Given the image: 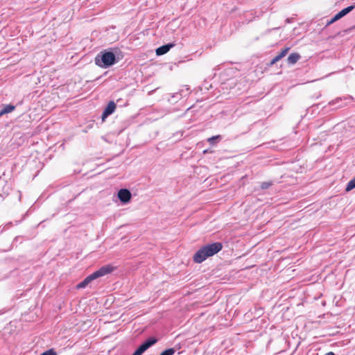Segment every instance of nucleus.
Masks as SVG:
<instances>
[{
    "label": "nucleus",
    "mask_w": 355,
    "mask_h": 355,
    "mask_svg": "<svg viewBox=\"0 0 355 355\" xmlns=\"http://www.w3.org/2000/svg\"><path fill=\"white\" fill-rule=\"evenodd\" d=\"M301 56L297 53H291L288 58H287V62L288 64H295L300 59Z\"/></svg>",
    "instance_id": "nucleus-10"
},
{
    "label": "nucleus",
    "mask_w": 355,
    "mask_h": 355,
    "mask_svg": "<svg viewBox=\"0 0 355 355\" xmlns=\"http://www.w3.org/2000/svg\"><path fill=\"white\" fill-rule=\"evenodd\" d=\"M186 90H187V92H189V88H187Z\"/></svg>",
    "instance_id": "nucleus-26"
},
{
    "label": "nucleus",
    "mask_w": 355,
    "mask_h": 355,
    "mask_svg": "<svg viewBox=\"0 0 355 355\" xmlns=\"http://www.w3.org/2000/svg\"><path fill=\"white\" fill-rule=\"evenodd\" d=\"M3 114H5L4 110H3V108H1V109H0V117H1V116H3Z\"/></svg>",
    "instance_id": "nucleus-22"
},
{
    "label": "nucleus",
    "mask_w": 355,
    "mask_h": 355,
    "mask_svg": "<svg viewBox=\"0 0 355 355\" xmlns=\"http://www.w3.org/2000/svg\"><path fill=\"white\" fill-rule=\"evenodd\" d=\"M114 269V267H113L111 265H105L102 267H101L98 270H96L93 273L90 274L87 277H86L84 280L80 282L79 284H77L76 288L78 289L84 288L87 286V285L90 283L92 281L103 277L104 275H106L107 274L111 273L113 272Z\"/></svg>",
    "instance_id": "nucleus-3"
},
{
    "label": "nucleus",
    "mask_w": 355,
    "mask_h": 355,
    "mask_svg": "<svg viewBox=\"0 0 355 355\" xmlns=\"http://www.w3.org/2000/svg\"><path fill=\"white\" fill-rule=\"evenodd\" d=\"M355 188V177L353 178L347 184L345 191H349Z\"/></svg>",
    "instance_id": "nucleus-14"
},
{
    "label": "nucleus",
    "mask_w": 355,
    "mask_h": 355,
    "mask_svg": "<svg viewBox=\"0 0 355 355\" xmlns=\"http://www.w3.org/2000/svg\"><path fill=\"white\" fill-rule=\"evenodd\" d=\"M291 19H288H288H286V22H287V23H290V22H291Z\"/></svg>",
    "instance_id": "nucleus-24"
},
{
    "label": "nucleus",
    "mask_w": 355,
    "mask_h": 355,
    "mask_svg": "<svg viewBox=\"0 0 355 355\" xmlns=\"http://www.w3.org/2000/svg\"><path fill=\"white\" fill-rule=\"evenodd\" d=\"M355 8V3L353 5H351L347 8H345L344 9L341 10L339 12L341 17H345L348 13H349L351 11H352Z\"/></svg>",
    "instance_id": "nucleus-12"
},
{
    "label": "nucleus",
    "mask_w": 355,
    "mask_h": 355,
    "mask_svg": "<svg viewBox=\"0 0 355 355\" xmlns=\"http://www.w3.org/2000/svg\"><path fill=\"white\" fill-rule=\"evenodd\" d=\"M158 340L155 337H149L143 342L132 355H142L148 349L157 343Z\"/></svg>",
    "instance_id": "nucleus-4"
},
{
    "label": "nucleus",
    "mask_w": 355,
    "mask_h": 355,
    "mask_svg": "<svg viewBox=\"0 0 355 355\" xmlns=\"http://www.w3.org/2000/svg\"><path fill=\"white\" fill-rule=\"evenodd\" d=\"M184 92V91L183 89L180 90V92H177V93H175L172 95V98H175L176 99H180L183 96V93ZM184 96H186V94H184Z\"/></svg>",
    "instance_id": "nucleus-19"
},
{
    "label": "nucleus",
    "mask_w": 355,
    "mask_h": 355,
    "mask_svg": "<svg viewBox=\"0 0 355 355\" xmlns=\"http://www.w3.org/2000/svg\"><path fill=\"white\" fill-rule=\"evenodd\" d=\"M21 200V193H20V192L19 191V200Z\"/></svg>",
    "instance_id": "nucleus-25"
},
{
    "label": "nucleus",
    "mask_w": 355,
    "mask_h": 355,
    "mask_svg": "<svg viewBox=\"0 0 355 355\" xmlns=\"http://www.w3.org/2000/svg\"><path fill=\"white\" fill-rule=\"evenodd\" d=\"M2 108L3 109L5 114H8L12 112L15 109V106L11 104H8L3 105Z\"/></svg>",
    "instance_id": "nucleus-15"
},
{
    "label": "nucleus",
    "mask_w": 355,
    "mask_h": 355,
    "mask_svg": "<svg viewBox=\"0 0 355 355\" xmlns=\"http://www.w3.org/2000/svg\"><path fill=\"white\" fill-rule=\"evenodd\" d=\"M175 353L174 348H168L164 350L159 355H173Z\"/></svg>",
    "instance_id": "nucleus-17"
},
{
    "label": "nucleus",
    "mask_w": 355,
    "mask_h": 355,
    "mask_svg": "<svg viewBox=\"0 0 355 355\" xmlns=\"http://www.w3.org/2000/svg\"><path fill=\"white\" fill-rule=\"evenodd\" d=\"M175 46L173 43H168L158 47L156 50V54L157 55H162L169 51V50Z\"/></svg>",
    "instance_id": "nucleus-8"
},
{
    "label": "nucleus",
    "mask_w": 355,
    "mask_h": 355,
    "mask_svg": "<svg viewBox=\"0 0 355 355\" xmlns=\"http://www.w3.org/2000/svg\"><path fill=\"white\" fill-rule=\"evenodd\" d=\"M0 185H3L2 191L0 192V198L3 200L8 195L10 187L1 177H0Z\"/></svg>",
    "instance_id": "nucleus-7"
},
{
    "label": "nucleus",
    "mask_w": 355,
    "mask_h": 355,
    "mask_svg": "<svg viewBox=\"0 0 355 355\" xmlns=\"http://www.w3.org/2000/svg\"><path fill=\"white\" fill-rule=\"evenodd\" d=\"M271 185H272V182H271V181L263 182L261 184V189L265 190V189H268Z\"/></svg>",
    "instance_id": "nucleus-18"
},
{
    "label": "nucleus",
    "mask_w": 355,
    "mask_h": 355,
    "mask_svg": "<svg viewBox=\"0 0 355 355\" xmlns=\"http://www.w3.org/2000/svg\"><path fill=\"white\" fill-rule=\"evenodd\" d=\"M220 140H221V136L218 135H216V136L209 137L207 139V141L209 142V144L210 145L214 146Z\"/></svg>",
    "instance_id": "nucleus-13"
},
{
    "label": "nucleus",
    "mask_w": 355,
    "mask_h": 355,
    "mask_svg": "<svg viewBox=\"0 0 355 355\" xmlns=\"http://www.w3.org/2000/svg\"><path fill=\"white\" fill-rule=\"evenodd\" d=\"M353 99H354V98L352 96L347 95V96H343V97H337L335 99L329 101L328 104L329 105H335L336 103H340V102H341L343 101L353 100Z\"/></svg>",
    "instance_id": "nucleus-11"
},
{
    "label": "nucleus",
    "mask_w": 355,
    "mask_h": 355,
    "mask_svg": "<svg viewBox=\"0 0 355 355\" xmlns=\"http://www.w3.org/2000/svg\"><path fill=\"white\" fill-rule=\"evenodd\" d=\"M222 248L223 244L220 242H214L205 245L196 251L193 257V260L196 263H201L208 257L217 254Z\"/></svg>",
    "instance_id": "nucleus-1"
},
{
    "label": "nucleus",
    "mask_w": 355,
    "mask_h": 355,
    "mask_svg": "<svg viewBox=\"0 0 355 355\" xmlns=\"http://www.w3.org/2000/svg\"><path fill=\"white\" fill-rule=\"evenodd\" d=\"M325 355H335V354L332 352L327 353Z\"/></svg>",
    "instance_id": "nucleus-23"
},
{
    "label": "nucleus",
    "mask_w": 355,
    "mask_h": 355,
    "mask_svg": "<svg viewBox=\"0 0 355 355\" xmlns=\"http://www.w3.org/2000/svg\"><path fill=\"white\" fill-rule=\"evenodd\" d=\"M11 225H12V223L10 222L8 224H6L5 226L0 227V233H2L6 228H8Z\"/></svg>",
    "instance_id": "nucleus-21"
},
{
    "label": "nucleus",
    "mask_w": 355,
    "mask_h": 355,
    "mask_svg": "<svg viewBox=\"0 0 355 355\" xmlns=\"http://www.w3.org/2000/svg\"><path fill=\"white\" fill-rule=\"evenodd\" d=\"M40 355H57V353L53 349H50L44 352Z\"/></svg>",
    "instance_id": "nucleus-20"
},
{
    "label": "nucleus",
    "mask_w": 355,
    "mask_h": 355,
    "mask_svg": "<svg viewBox=\"0 0 355 355\" xmlns=\"http://www.w3.org/2000/svg\"><path fill=\"white\" fill-rule=\"evenodd\" d=\"M289 50V47H286L284 49H282L279 54H277L272 59V60L270 62V65H273L274 64L279 61L282 58H283L284 56H286Z\"/></svg>",
    "instance_id": "nucleus-9"
},
{
    "label": "nucleus",
    "mask_w": 355,
    "mask_h": 355,
    "mask_svg": "<svg viewBox=\"0 0 355 355\" xmlns=\"http://www.w3.org/2000/svg\"><path fill=\"white\" fill-rule=\"evenodd\" d=\"M342 17L340 15L339 12H338L334 15V17H333L329 21L327 22L326 26L331 25V24L334 23L335 21L339 20Z\"/></svg>",
    "instance_id": "nucleus-16"
},
{
    "label": "nucleus",
    "mask_w": 355,
    "mask_h": 355,
    "mask_svg": "<svg viewBox=\"0 0 355 355\" xmlns=\"http://www.w3.org/2000/svg\"><path fill=\"white\" fill-rule=\"evenodd\" d=\"M94 62L98 67L107 69L118 62V59L113 51L109 49H105L100 51L96 55Z\"/></svg>",
    "instance_id": "nucleus-2"
},
{
    "label": "nucleus",
    "mask_w": 355,
    "mask_h": 355,
    "mask_svg": "<svg viewBox=\"0 0 355 355\" xmlns=\"http://www.w3.org/2000/svg\"><path fill=\"white\" fill-rule=\"evenodd\" d=\"M131 197L132 194L130 191L127 189H121L118 191V198L119 200L123 204H126L130 202Z\"/></svg>",
    "instance_id": "nucleus-5"
},
{
    "label": "nucleus",
    "mask_w": 355,
    "mask_h": 355,
    "mask_svg": "<svg viewBox=\"0 0 355 355\" xmlns=\"http://www.w3.org/2000/svg\"><path fill=\"white\" fill-rule=\"evenodd\" d=\"M116 109V104L114 101H110L102 114V120L104 121L108 116L114 113Z\"/></svg>",
    "instance_id": "nucleus-6"
}]
</instances>
